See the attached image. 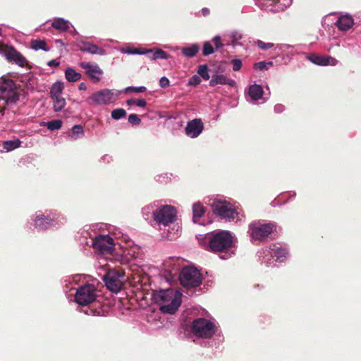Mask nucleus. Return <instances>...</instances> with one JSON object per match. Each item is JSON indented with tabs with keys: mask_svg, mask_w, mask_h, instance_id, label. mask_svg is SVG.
I'll return each instance as SVG.
<instances>
[{
	"mask_svg": "<svg viewBox=\"0 0 361 361\" xmlns=\"http://www.w3.org/2000/svg\"><path fill=\"white\" fill-rule=\"evenodd\" d=\"M207 245L205 249L214 253H225L222 259L231 257L229 251L235 246V238L228 231L221 230L214 231L206 236Z\"/></svg>",
	"mask_w": 361,
	"mask_h": 361,
	"instance_id": "obj_1",
	"label": "nucleus"
},
{
	"mask_svg": "<svg viewBox=\"0 0 361 361\" xmlns=\"http://www.w3.org/2000/svg\"><path fill=\"white\" fill-rule=\"evenodd\" d=\"M18 88L11 79L1 77L0 78V112L3 113L6 108L14 104L19 100Z\"/></svg>",
	"mask_w": 361,
	"mask_h": 361,
	"instance_id": "obj_2",
	"label": "nucleus"
},
{
	"mask_svg": "<svg viewBox=\"0 0 361 361\" xmlns=\"http://www.w3.org/2000/svg\"><path fill=\"white\" fill-rule=\"evenodd\" d=\"M154 298L161 304L160 310L164 313L174 314L180 305V300L175 297L172 289L161 290L154 294Z\"/></svg>",
	"mask_w": 361,
	"mask_h": 361,
	"instance_id": "obj_3",
	"label": "nucleus"
},
{
	"mask_svg": "<svg viewBox=\"0 0 361 361\" xmlns=\"http://www.w3.org/2000/svg\"><path fill=\"white\" fill-rule=\"evenodd\" d=\"M274 223L262 224L259 221L253 222L249 225V231L252 240L263 241L276 230Z\"/></svg>",
	"mask_w": 361,
	"mask_h": 361,
	"instance_id": "obj_4",
	"label": "nucleus"
},
{
	"mask_svg": "<svg viewBox=\"0 0 361 361\" xmlns=\"http://www.w3.org/2000/svg\"><path fill=\"white\" fill-rule=\"evenodd\" d=\"M191 331L198 337L209 338L215 334L216 326L207 319L197 318L192 322Z\"/></svg>",
	"mask_w": 361,
	"mask_h": 361,
	"instance_id": "obj_5",
	"label": "nucleus"
},
{
	"mask_svg": "<svg viewBox=\"0 0 361 361\" xmlns=\"http://www.w3.org/2000/svg\"><path fill=\"white\" fill-rule=\"evenodd\" d=\"M180 284L187 288H195L202 284V276L195 267H187L182 269L179 275Z\"/></svg>",
	"mask_w": 361,
	"mask_h": 361,
	"instance_id": "obj_6",
	"label": "nucleus"
},
{
	"mask_svg": "<svg viewBox=\"0 0 361 361\" xmlns=\"http://www.w3.org/2000/svg\"><path fill=\"white\" fill-rule=\"evenodd\" d=\"M214 214L226 221H233L238 216V212L233 205L226 202L215 200L212 204Z\"/></svg>",
	"mask_w": 361,
	"mask_h": 361,
	"instance_id": "obj_7",
	"label": "nucleus"
},
{
	"mask_svg": "<svg viewBox=\"0 0 361 361\" xmlns=\"http://www.w3.org/2000/svg\"><path fill=\"white\" fill-rule=\"evenodd\" d=\"M125 273L121 269H111L103 278L107 288L114 293L119 292L123 287Z\"/></svg>",
	"mask_w": 361,
	"mask_h": 361,
	"instance_id": "obj_8",
	"label": "nucleus"
},
{
	"mask_svg": "<svg viewBox=\"0 0 361 361\" xmlns=\"http://www.w3.org/2000/svg\"><path fill=\"white\" fill-rule=\"evenodd\" d=\"M97 298L96 289L92 284H86L79 287L75 294V300L80 305H87Z\"/></svg>",
	"mask_w": 361,
	"mask_h": 361,
	"instance_id": "obj_9",
	"label": "nucleus"
},
{
	"mask_svg": "<svg viewBox=\"0 0 361 361\" xmlns=\"http://www.w3.org/2000/svg\"><path fill=\"white\" fill-rule=\"evenodd\" d=\"M154 219L157 223L165 226L171 224L176 219V209L171 205L161 206L154 212Z\"/></svg>",
	"mask_w": 361,
	"mask_h": 361,
	"instance_id": "obj_10",
	"label": "nucleus"
},
{
	"mask_svg": "<svg viewBox=\"0 0 361 361\" xmlns=\"http://www.w3.org/2000/svg\"><path fill=\"white\" fill-rule=\"evenodd\" d=\"M0 54L4 55L9 61H13L20 67H24L27 59L13 47L0 43Z\"/></svg>",
	"mask_w": 361,
	"mask_h": 361,
	"instance_id": "obj_11",
	"label": "nucleus"
},
{
	"mask_svg": "<svg viewBox=\"0 0 361 361\" xmlns=\"http://www.w3.org/2000/svg\"><path fill=\"white\" fill-rule=\"evenodd\" d=\"M114 243L109 235H100L93 240V248L103 255L111 254L114 250Z\"/></svg>",
	"mask_w": 361,
	"mask_h": 361,
	"instance_id": "obj_12",
	"label": "nucleus"
},
{
	"mask_svg": "<svg viewBox=\"0 0 361 361\" xmlns=\"http://www.w3.org/2000/svg\"><path fill=\"white\" fill-rule=\"evenodd\" d=\"M115 100L114 94L111 90L105 89L97 91L92 94L88 99L87 102L92 104H108Z\"/></svg>",
	"mask_w": 361,
	"mask_h": 361,
	"instance_id": "obj_13",
	"label": "nucleus"
},
{
	"mask_svg": "<svg viewBox=\"0 0 361 361\" xmlns=\"http://www.w3.org/2000/svg\"><path fill=\"white\" fill-rule=\"evenodd\" d=\"M80 66L85 70V74L94 82L101 80L100 75L103 74V71L97 64H92L89 62H81Z\"/></svg>",
	"mask_w": 361,
	"mask_h": 361,
	"instance_id": "obj_14",
	"label": "nucleus"
},
{
	"mask_svg": "<svg viewBox=\"0 0 361 361\" xmlns=\"http://www.w3.org/2000/svg\"><path fill=\"white\" fill-rule=\"evenodd\" d=\"M203 128L204 126L202 120L195 118L188 123L185 133L192 138L197 137L202 132Z\"/></svg>",
	"mask_w": 361,
	"mask_h": 361,
	"instance_id": "obj_15",
	"label": "nucleus"
},
{
	"mask_svg": "<svg viewBox=\"0 0 361 361\" xmlns=\"http://www.w3.org/2000/svg\"><path fill=\"white\" fill-rule=\"evenodd\" d=\"M78 46L80 51L88 52L91 54L104 55L105 53L103 48L89 42L82 41Z\"/></svg>",
	"mask_w": 361,
	"mask_h": 361,
	"instance_id": "obj_16",
	"label": "nucleus"
},
{
	"mask_svg": "<svg viewBox=\"0 0 361 361\" xmlns=\"http://www.w3.org/2000/svg\"><path fill=\"white\" fill-rule=\"evenodd\" d=\"M307 59L313 63L318 66L335 65L336 60L331 56H324L316 54H310Z\"/></svg>",
	"mask_w": 361,
	"mask_h": 361,
	"instance_id": "obj_17",
	"label": "nucleus"
},
{
	"mask_svg": "<svg viewBox=\"0 0 361 361\" xmlns=\"http://www.w3.org/2000/svg\"><path fill=\"white\" fill-rule=\"evenodd\" d=\"M217 85H228L231 87L235 85V82L230 78H228L224 75L215 74L212 76V79L209 81V85L214 87Z\"/></svg>",
	"mask_w": 361,
	"mask_h": 361,
	"instance_id": "obj_18",
	"label": "nucleus"
},
{
	"mask_svg": "<svg viewBox=\"0 0 361 361\" xmlns=\"http://www.w3.org/2000/svg\"><path fill=\"white\" fill-rule=\"evenodd\" d=\"M53 219L49 216H45L43 214H38L35 219V226L39 229L44 230L51 225L53 222Z\"/></svg>",
	"mask_w": 361,
	"mask_h": 361,
	"instance_id": "obj_19",
	"label": "nucleus"
},
{
	"mask_svg": "<svg viewBox=\"0 0 361 361\" xmlns=\"http://www.w3.org/2000/svg\"><path fill=\"white\" fill-rule=\"evenodd\" d=\"M145 54L151 60L168 59L169 57L167 53L161 49H147Z\"/></svg>",
	"mask_w": 361,
	"mask_h": 361,
	"instance_id": "obj_20",
	"label": "nucleus"
},
{
	"mask_svg": "<svg viewBox=\"0 0 361 361\" xmlns=\"http://www.w3.org/2000/svg\"><path fill=\"white\" fill-rule=\"evenodd\" d=\"M264 94V90L261 85H252L249 87L248 94L252 100L257 101L260 99Z\"/></svg>",
	"mask_w": 361,
	"mask_h": 361,
	"instance_id": "obj_21",
	"label": "nucleus"
},
{
	"mask_svg": "<svg viewBox=\"0 0 361 361\" xmlns=\"http://www.w3.org/2000/svg\"><path fill=\"white\" fill-rule=\"evenodd\" d=\"M353 25V19L348 16H342L338 18L336 25L341 30H348Z\"/></svg>",
	"mask_w": 361,
	"mask_h": 361,
	"instance_id": "obj_22",
	"label": "nucleus"
},
{
	"mask_svg": "<svg viewBox=\"0 0 361 361\" xmlns=\"http://www.w3.org/2000/svg\"><path fill=\"white\" fill-rule=\"evenodd\" d=\"M200 50V47L197 44H192L189 47H183L181 50L182 54L189 58L194 57Z\"/></svg>",
	"mask_w": 361,
	"mask_h": 361,
	"instance_id": "obj_23",
	"label": "nucleus"
},
{
	"mask_svg": "<svg viewBox=\"0 0 361 361\" xmlns=\"http://www.w3.org/2000/svg\"><path fill=\"white\" fill-rule=\"evenodd\" d=\"M65 77L68 82H76L81 79L82 75L73 68H68L65 71Z\"/></svg>",
	"mask_w": 361,
	"mask_h": 361,
	"instance_id": "obj_24",
	"label": "nucleus"
},
{
	"mask_svg": "<svg viewBox=\"0 0 361 361\" xmlns=\"http://www.w3.org/2000/svg\"><path fill=\"white\" fill-rule=\"evenodd\" d=\"M51 25L54 29L61 31H66L69 29L68 22L65 20L63 18L55 19Z\"/></svg>",
	"mask_w": 361,
	"mask_h": 361,
	"instance_id": "obj_25",
	"label": "nucleus"
},
{
	"mask_svg": "<svg viewBox=\"0 0 361 361\" xmlns=\"http://www.w3.org/2000/svg\"><path fill=\"white\" fill-rule=\"evenodd\" d=\"M30 47L34 50L42 49L44 51H49V48L44 40L41 39H32L30 42Z\"/></svg>",
	"mask_w": 361,
	"mask_h": 361,
	"instance_id": "obj_26",
	"label": "nucleus"
},
{
	"mask_svg": "<svg viewBox=\"0 0 361 361\" xmlns=\"http://www.w3.org/2000/svg\"><path fill=\"white\" fill-rule=\"evenodd\" d=\"M63 90V84L60 82H55L50 90L51 97H57L61 96L62 91Z\"/></svg>",
	"mask_w": 361,
	"mask_h": 361,
	"instance_id": "obj_27",
	"label": "nucleus"
},
{
	"mask_svg": "<svg viewBox=\"0 0 361 361\" xmlns=\"http://www.w3.org/2000/svg\"><path fill=\"white\" fill-rule=\"evenodd\" d=\"M51 99H53L55 111H61L66 106V99L62 96L52 97Z\"/></svg>",
	"mask_w": 361,
	"mask_h": 361,
	"instance_id": "obj_28",
	"label": "nucleus"
},
{
	"mask_svg": "<svg viewBox=\"0 0 361 361\" xmlns=\"http://www.w3.org/2000/svg\"><path fill=\"white\" fill-rule=\"evenodd\" d=\"M21 142L20 140H7L4 142L3 147L6 151H12L20 146Z\"/></svg>",
	"mask_w": 361,
	"mask_h": 361,
	"instance_id": "obj_29",
	"label": "nucleus"
},
{
	"mask_svg": "<svg viewBox=\"0 0 361 361\" xmlns=\"http://www.w3.org/2000/svg\"><path fill=\"white\" fill-rule=\"evenodd\" d=\"M273 253L277 260L283 262L286 259L288 252L285 248L277 247L273 250Z\"/></svg>",
	"mask_w": 361,
	"mask_h": 361,
	"instance_id": "obj_30",
	"label": "nucleus"
},
{
	"mask_svg": "<svg viewBox=\"0 0 361 361\" xmlns=\"http://www.w3.org/2000/svg\"><path fill=\"white\" fill-rule=\"evenodd\" d=\"M193 219L201 218L205 213L204 207L200 203L193 204L192 207Z\"/></svg>",
	"mask_w": 361,
	"mask_h": 361,
	"instance_id": "obj_31",
	"label": "nucleus"
},
{
	"mask_svg": "<svg viewBox=\"0 0 361 361\" xmlns=\"http://www.w3.org/2000/svg\"><path fill=\"white\" fill-rule=\"evenodd\" d=\"M197 73L205 80L209 79L210 75L208 73V66L206 64L198 66Z\"/></svg>",
	"mask_w": 361,
	"mask_h": 361,
	"instance_id": "obj_32",
	"label": "nucleus"
},
{
	"mask_svg": "<svg viewBox=\"0 0 361 361\" xmlns=\"http://www.w3.org/2000/svg\"><path fill=\"white\" fill-rule=\"evenodd\" d=\"M84 135V130L80 125H75L72 128V135L71 137L74 139L78 138L80 135Z\"/></svg>",
	"mask_w": 361,
	"mask_h": 361,
	"instance_id": "obj_33",
	"label": "nucleus"
},
{
	"mask_svg": "<svg viewBox=\"0 0 361 361\" xmlns=\"http://www.w3.org/2000/svg\"><path fill=\"white\" fill-rule=\"evenodd\" d=\"M47 128L50 130H59L62 126V121L59 119L49 121L47 124Z\"/></svg>",
	"mask_w": 361,
	"mask_h": 361,
	"instance_id": "obj_34",
	"label": "nucleus"
},
{
	"mask_svg": "<svg viewBox=\"0 0 361 361\" xmlns=\"http://www.w3.org/2000/svg\"><path fill=\"white\" fill-rule=\"evenodd\" d=\"M126 111L123 109H116L111 111V117L115 120H118L125 117Z\"/></svg>",
	"mask_w": 361,
	"mask_h": 361,
	"instance_id": "obj_35",
	"label": "nucleus"
},
{
	"mask_svg": "<svg viewBox=\"0 0 361 361\" xmlns=\"http://www.w3.org/2000/svg\"><path fill=\"white\" fill-rule=\"evenodd\" d=\"M214 49L212 44L209 42H205L203 45L202 54L204 56H208L213 54Z\"/></svg>",
	"mask_w": 361,
	"mask_h": 361,
	"instance_id": "obj_36",
	"label": "nucleus"
},
{
	"mask_svg": "<svg viewBox=\"0 0 361 361\" xmlns=\"http://www.w3.org/2000/svg\"><path fill=\"white\" fill-rule=\"evenodd\" d=\"M273 66V62L270 61V62L267 63L264 61H260V62L255 63L254 68L255 69H259V70L263 71V70H267L268 66Z\"/></svg>",
	"mask_w": 361,
	"mask_h": 361,
	"instance_id": "obj_37",
	"label": "nucleus"
},
{
	"mask_svg": "<svg viewBox=\"0 0 361 361\" xmlns=\"http://www.w3.org/2000/svg\"><path fill=\"white\" fill-rule=\"evenodd\" d=\"M128 122L132 125H140L141 119L136 114H130L128 116Z\"/></svg>",
	"mask_w": 361,
	"mask_h": 361,
	"instance_id": "obj_38",
	"label": "nucleus"
},
{
	"mask_svg": "<svg viewBox=\"0 0 361 361\" xmlns=\"http://www.w3.org/2000/svg\"><path fill=\"white\" fill-rule=\"evenodd\" d=\"M257 44L259 48H260L261 49H263V50H267V49H271L274 47L273 43H265V42H262V40H257Z\"/></svg>",
	"mask_w": 361,
	"mask_h": 361,
	"instance_id": "obj_39",
	"label": "nucleus"
},
{
	"mask_svg": "<svg viewBox=\"0 0 361 361\" xmlns=\"http://www.w3.org/2000/svg\"><path fill=\"white\" fill-rule=\"evenodd\" d=\"M201 82V79L197 75H192L188 80V85H192V86H196V85H198L199 84H200Z\"/></svg>",
	"mask_w": 361,
	"mask_h": 361,
	"instance_id": "obj_40",
	"label": "nucleus"
},
{
	"mask_svg": "<svg viewBox=\"0 0 361 361\" xmlns=\"http://www.w3.org/2000/svg\"><path fill=\"white\" fill-rule=\"evenodd\" d=\"M147 90V88L144 86H140V87H129L126 89V91L128 92V91H130V92H136V93H140V92H145V91Z\"/></svg>",
	"mask_w": 361,
	"mask_h": 361,
	"instance_id": "obj_41",
	"label": "nucleus"
},
{
	"mask_svg": "<svg viewBox=\"0 0 361 361\" xmlns=\"http://www.w3.org/2000/svg\"><path fill=\"white\" fill-rule=\"evenodd\" d=\"M170 85V82H169V80L164 76V77H161V79L159 80V85L162 88H166L167 87H169Z\"/></svg>",
	"mask_w": 361,
	"mask_h": 361,
	"instance_id": "obj_42",
	"label": "nucleus"
},
{
	"mask_svg": "<svg viewBox=\"0 0 361 361\" xmlns=\"http://www.w3.org/2000/svg\"><path fill=\"white\" fill-rule=\"evenodd\" d=\"M233 69L235 71H239L242 67V62L239 59H233L232 61Z\"/></svg>",
	"mask_w": 361,
	"mask_h": 361,
	"instance_id": "obj_43",
	"label": "nucleus"
},
{
	"mask_svg": "<svg viewBox=\"0 0 361 361\" xmlns=\"http://www.w3.org/2000/svg\"><path fill=\"white\" fill-rule=\"evenodd\" d=\"M146 50L145 49H129L128 52L129 54H145Z\"/></svg>",
	"mask_w": 361,
	"mask_h": 361,
	"instance_id": "obj_44",
	"label": "nucleus"
},
{
	"mask_svg": "<svg viewBox=\"0 0 361 361\" xmlns=\"http://www.w3.org/2000/svg\"><path fill=\"white\" fill-rule=\"evenodd\" d=\"M213 42L216 49H219L223 46L222 43L221 42V37L219 36H215L213 38Z\"/></svg>",
	"mask_w": 361,
	"mask_h": 361,
	"instance_id": "obj_45",
	"label": "nucleus"
},
{
	"mask_svg": "<svg viewBox=\"0 0 361 361\" xmlns=\"http://www.w3.org/2000/svg\"><path fill=\"white\" fill-rule=\"evenodd\" d=\"M135 104L140 107H145L147 105V102L144 99H140L137 101H136Z\"/></svg>",
	"mask_w": 361,
	"mask_h": 361,
	"instance_id": "obj_46",
	"label": "nucleus"
},
{
	"mask_svg": "<svg viewBox=\"0 0 361 361\" xmlns=\"http://www.w3.org/2000/svg\"><path fill=\"white\" fill-rule=\"evenodd\" d=\"M48 66L57 67L59 66V62L56 61V60H51L48 62Z\"/></svg>",
	"mask_w": 361,
	"mask_h": 361,
	"instance_id": "obj_47",
	"label": "nucleus"
},
{
	"mask_svg": "<svg viewBox=\"0 0 361 361\" xmlns=\"http://www.w3.org/2000/svg\"><path fill=\"white\" fill-rule=\"evenodd\" d=\"M201 11L202 16L204 17L207 16L210 13L209 10L207 8H203Z\"/></svg>",
	"mask_w": 361,
	"mask_h": 361,
	"instance_id": "obj_48",
	"label": "nucleus"
},
{
	"mask_svg": "<svg viewBox=\"0 0 361 361\" xmlns=\"http://www.w3.org/2000/svg\"><path fill=\"white\" fill-rule=\"evenodd\" d=\"M78 89L80 90H87V85L85 82H81L80 85H79V87H78Z\"/></svg>",
	"mask_w": 361,
	"mask_h": 361,
	"instance_id": "obj_49",
	"label": "nucleus"
},
{
	"mask_svg": "<svg viewBox=\"0 0 361 361\" xmlns=\"http://www.w3.org/2000/svg\"><path fill=\"white\" fill-rule=\"evenodd\" d=\"M135 102H136V101H135V99H128V100L127 101V104H128V105H132V104H135Z\"/></svg>",
	"mask_w": 361,
	"mask_h": 361,
	"instance_id": "obj_50",
	"label": "nucleus"
},
{
	"mask_svg": "<svg viewBox=\"0 0 361 361\" xmlns=\"http://www.w3.org/2000/svg\"><path fill=\"white\" fill-rule=\"evenodd\" d=\"M283 106L282 105H277L275 106V109L278 111H281L283 110Z\"/></svg>",
	"mask_w": 361,
	"mask_h": 361,
	"instance_id": "obj_51",
	"label": "nucleus"
},
{
	"mask_svg": "<svg viewBox=\"0 0 361 361\" xmlns=\"http://www.w3.org/2000/svg\"><path fill=\"white\" fill-rule=\"evenodd\" d=\"M1 35V29L0 28V35Z\"/></svg>",
	"mask_w": 361,
	"mask_h": 361,
	"instance_id": "obj_52",
	"label": "nucleus"
}]
</instances>
